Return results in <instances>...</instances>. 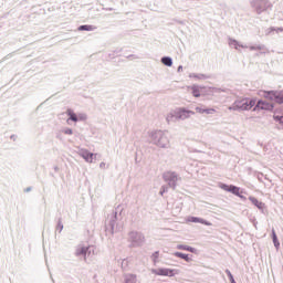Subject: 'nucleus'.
Listing matches in <instances>:
<instances>
[{
	"instance_id": "nucleus-1",
	"label": "nucleus",
	"mask_w": 283,
	"mask_h": 283,
	"mask_svg": "<svg viewBox=\"0 0 283 283\" xmlns=\"http://www.w3.org/2000/svg\"><path fill=\"white\" fill-rule=\"evenodd\" d=\"M258 101L255 99H249V98H241L237 99L232 106L229 107L230 112L240 109L241 112H249V109L255 107V104Z\"/></svg>"
},
{
	"instance_id": "nucleus-2",
	"label": "nucleus",
	"mask_w": 283,
	"mask_h": 283,
	"mask_svg": "<svg viewBox=\"0 0 283 283\" xmlns=\"http://www.w3.org/2000/svg\"><path fill=\"white\" fill-rule=\"evenodd\" d=\"M264 94H266V91L262 92V96L264 99H261L256 103V105L253 108V112H271L273 109V104L275 103L271 97H265Z\"/></svg>"
},
{
	"instance_id": "nucleus-3",
	"label": "nucleus",
	"mask_w": 283,
	"mask_h": 283,
	"mask_svg": "<svg viewBox=\"0 0 283 283\" xmlns=\"http://www.w3.org/2000/svg\"><path fill=\"white\" fill-rule=\"evenodd\" d=\"M189 90L191 91L195 98H200V96H211L214 92L213 88L199 87L197 85L189 87Z\"/></svg>"
},
{
	"instance_id": "nucleus-4",
	"label": "nucleus",
	"mask_w": 283,
	"mask_h": 283,
	"mask_svg": "<svg viewBox=\"0 0 283 283\" xmlns=\"http://www.w3.org/2000/svg\"><path fill=\"white\" fill-rule=\"evenodd\" d=\"M265 98H270V101H273L275 103L282 104L283 103V91H270L268 93H264Z\"/></svg>"
},
{
	"instance_id": "nucleus-5",
	"label": "nucleus",
	"mask_w": 283,
	"mask_h": 283,
	"mask_svg": "<svg viewBox=\"0 0 283 283\" xmlns=\"http://www.w3.org/2000/svg\"><path fill=\"white\" fill-rule=\"evenodd\" d=\"M151 272L154 273V275H161L164 277H174V275L178 273L177 270H171L167 268H159V269L153 270Z\"/></svg>"
},
{
	"instance_id": "nucleus-6",
	"label": "nucleus",
	"mask_w": 283,
	"mask_h": 283,
	"mask_svg": "<svg viewBox=\"0 0 283 283\" xmlns=\"http://www.w3.org/2000/svg\"><path fill=\"white\" fill-rule=\"evenodd\" d=\"M164 180L175 188L176 182H178V176H176V172L168 171L164 174Z\"/></svg>"
},
{
	"instance_id": "nucleus-7",
	"label": "nucleus",
	"mask_w": 283,
	"mask_h": 283,
	"mask_svg": "<svg viewBox=\"0 0 283 283\" xmlns=\"http://www.w3.org/2000/svg\"><path fill=\"white\" fill-rule=\"evenodd\" d=\"M66 114H67V116H70L69 120H73V123H78V120L87 119V115L81 114V115L76 116L74 111H72L70 108L66 111Z\"/></svg>"
},
{
	"instance_id": "nucleus-8",
	"label": "nucleus",
	"mask_w": 283,
	"mask_h": 283,
	"mask_svg": "<svg viewBox=\"0 0 283 283\" xmlns=\"http://www.w3.org/2000/svg\"><path fill=\"white\" fill-rule=\"evenodd\" d=\"M221 189H223V191H229L234 196H240V188H238L237 186L222 185Z\"/></svg>"
},
{
	"instance_id": "nucleus-9",
	"label": "nucleus",
	"mask_w": 283,
	"mask_h": 283,
	"mask_svg": "<svg viewBox=\"0 0 283 283\" xmlns=\"http://www.w3.org/2000/svg\"><path fill=\"white\" fill-rule=\"evenodd\" d=\"M187 222H196V223H199V224H205L206 227H211V222L206 221L205 219L198 218V217H189L187 219Z\"/></svg>"
},
{
	"instance_id": "nucleus-10",
	"label": "nucleus",
	"mask_w": 283,
	"mask_h": 283,
	"mask_svg": "<svg viewBox=\"0 0 283 283\" xmlns=\"http://www.w3.org/2000/svg\"><path fill=\"white\" fill-rule=\"evenodd\" d=\"M196 112H197V114H216L214 108H203V107H200V106L196 107Z\"/></svg>"
},
{
	"instance_id": "nucleus-11",
	"label": "nucleus",
	"mask_w": 283,
	"mask_h": 283,
	"mask_svg": "<svg viewBox=\"0 0 283 283\" xmlns=\"http://www.w3.org/2000/svg\"><path fill=\"white\" fill-rule=\"evenodd\" d=\"M191 114H193V112L185 111L184 108H181V109L178 111L177 116H178V118L185 119V118H189L191 116Z\"/></svg>"
},
{
	"instance_id": "nucleus-12",
	"label": "nucleus",
	"mask_w": 283,
	"mask_h": 283,
	"mask_svg": "<svg viewBox=\"0 0 283 283\" xmlns=\"http://www.w3.org/2000/svg\"><path fill=\"white\" fill-rule=\"evenodd\" d=\"M250 202H252V205H254V207H256L258 209H264V202L258 200V198L255 197H249Z\"/></svg>"
},
{
	"instance_id": "nucleus-13",
	"label": "nucleus",
	"mask_w": 283,
	"mask_h": 283,
	"mask_svg": "<svg viewBox=\"0 0 283 283\" xmlns=\"http://www.w3.org/2000/svg\"><path fill=\"white\" fill-rule=\"evenodd\" d=\"M94 154L90 153V151H84L82 154V157L84 158V160H86V163H93L94 160Z\"/></svg>"
},
{
	"instance_id": "nucleus-14",
	"label": "nucleus",
	"mask_w": 283,
	"mask_h": 283,
	"mask_svg": "<svg viewBox=\"0 0 283 283\" xmlns=\"http://www.w3.org/2000/svg\"><path fill=\"white\" fill-rule=\"evenodd\" d=\"M175 258H180L181 260H185L186 262H191V258H189V254H185L182 252H175Z\"/></svg>"
},
{
	"instance_id": "nucleus-15",
	"label": "nucleus",
	"mask_w": 283,
	"mask_h": 283,
	"mask_svg": "<svg viewBox=\"0 0 283 283\" xmlns=\"http://www.w3.org/2000/svg\"><path fill=\"white\" fill-rule=\"evenodd\" d=\"M177 249L179 251H189L190 253H196V249L195 248H191L189 245H182V244H179L177 245Z\"/></svg>"
},
{
	"instance_id": "nucleus-16",
	"label": "nucleus",
	"mask_w": 283,
	"mask_h": 283,
	"mask_svg": "<svg viewBox=\"0 0 283 283\" xmlns=\"http://www.w3.org/2000/svg\"><path fill=\"white\" fill-rule=\"evenodd\" d=\"M88 248L87 247H80L77 248L75 255H87Z\"/></svg>"
},
{
	"instance_id": "nucleus-17",
	"label": "nucleus",
	"mask_w": 283,
	"mask_h": 283,
	"mask_svg": "<svg viewBox=\"0 0 283 283\" xmlns=\"http://www.w3.org/2000/svg\"><path fill=\"white\" fill-rule=\"evenodd\" d=\"M272 240L274 243V247L277 249L280 247V241L277 240V234L275 233V230H272Z\"/></svg>"
},
{
	"instance_id": "nucleus-18",
	"label": "nucleus",
	"mask_w": 283,
	"mask_h": 283,
	"mask_svg": "<svg viewBox=\"0 0 283 283\" xmlns=\"http://www.w3.org/2000/svg\"><path fill=\"white\" fill-rule=\"evenodd\" d=\"M161 63L164 65H167V67H171V65H174V62L171 61V57H163Z\"/></svg>"
},
{
	"instance_id": "nucleus-19",
	"label": "nucleus",
	"mask_w": 283,
	"mask_h": 283,
	"mask_svg": "<svg viewBox=\"0 0 283 283\" xmlns=\"http://www.w3.org/2000/svg\"><path fill=\"white\" fill-rule=\"evenodd\" d=\"M78 30H80V31L85 30L86 32H92V30H94V27L85 24V25H81V27L78 28Z\"/></svg>"
},
{
	"instance_id": "nucleus-20",
	"label": "nucleus",
	"mask_w": 283,
	"mask_h": 283,
	"mask_svg": "<svg viewBox=\"0 0 283 283\" xmlns=\"http://www.w3.org/2000/svg\"><path fill=\"white\" fill-rule=\"evenodd\" d=\"M158 258H160V252H154L151 255V260L154 262V264H156L158 262Z\"/></svg>"
},
{
	"instance_id": "nucleus-21",
	"label": "nucleus",
	"mask_w": 283,
	"mask_h": 283,
	"mask_svg": "<svg viewBox=\"0 0 283 283\" xmlns=\"http://www.w3.org/2000/svg\"><path fill=\"white\" fill-rule=\"evenodd\" d=\"M274 120H276L277 123L283 124V116L274 115Z\"/></svg>"
},
{
	"instance_id": "nucleus-22",
	"label": "nucleus",
	"mask_w": 283,
	"mask_h": 283,
	"mask_svg": "<svg viewBox=\"0 0 283 283\" xmlns=\"http://www.w3.org/2000/svg\"><path fill=\"white\" fill-rule=\"evenodd\" d=\"M226 273H227V275H228L230 282H231L232 280H234V279H233V274H231V271L226 270Z\"/></svg>"
},
{
	"instance_id": "nucleus-23",
	"label": "nucleus",
	"mask_w": 283,
	"mask_h": 283,
	"mask_svg": "<svg viewBox=\"0 0 283 283\" xmlns=\"http://www.w3.org/2000/svg\"><path fill=\"white\" fill-rule=\"evenodd\" d=\"M64 134L72 135V129H71V128H67L66 130H64Z\"/></svg>"
},
{
	"instance_id": "nucleus-24",
	"label": "nucleus",
	"mask_w": 283,
	"mask_h": 283,
	"mask_svg": "<svg viewBox=\"0 0 283 283\" xmlns=\"http://www.w3.org/2000/svg\"><path fill=\"white\" fill-rule=\"evenodd\" d=\"M163 193H165V190L160 192L161 196H163Z\"/></svg>"
},
{
	"instance_id": "nucleus-25",
	"label": "nucleus",
	"mask_w": 283,
	"mask_h": 283,
	"mask_svg": "<svg viewBox=\"0 0 283 283\" xmlns=\"http://www.w3.org/2000/svg\"><path fill=\"white\" fill-rule=\"evenodd\" d=\"M133 280H136V276H132Z\"/></svg>"
}]
</instances>
